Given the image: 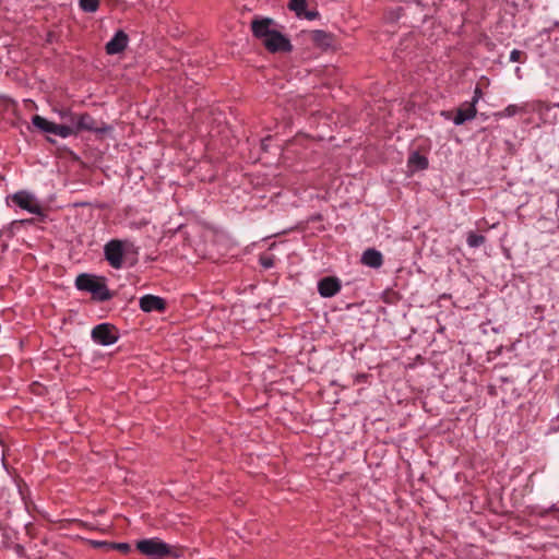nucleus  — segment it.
Here are the masks:
<instances>
[{"instance_id": "obj_1", "label": "nucleus", "mask_w": 559, "mask_h": 559, "mask_svg": "<svg viewBox=\"0 0 559 559\" xmlns=\"http://www.w3.org/2000/svg\"><path fill=\"white\" fill-rule=\"evenodd\" d=\"M274 20L270 17H255L251 22V31L254 37L259 38L267 51L275 52H289L293 50L290 40L274 29Z\"/></svg>"}, {"instance_id": "obj_2", "label": "nucleus", "mask_w": 559, "mask_h": 559, "mask_svg": "<svg viewBox=\"0 0 559 559\" xmlns=\"http://www.w3.org/2000/svg\"><path fill=\"white\" fill-rule=\"evenodd\" d=\"M75 286L79 290L91 293L97 301H108L114 297L106 285V278L102 276L82 273L76 276Z\"/></svg>"}, {"instance_id": "obj_3", "label": "nucleus", "mask_w": 559, "mask_h": 559, "mask_svg": "<svg viewBox=\"0 0 559 559\" xmlns=\"http://www.w3.org/2000/svg\"><path fill=\"white\" fill-rule=\"evenodd\" d=\"M132 249L130 240L111 239L104 246V255L112 269L119 270L123 266L124 255Z\"/></svg>"}, {"instance_id": "obj_4", "label": "nucleus", "mask_w": 559, "mask_h": 559, "mask_svg": "<svg viewBox=\"0 0 559 559\" xmlns=\"http://www.w3.org/2000/svg\"><path fill=\"white\" fill-rule=\"evenodd\" d=\"M135 548L144 556L151 559H164V549H166V543L157 537L144 538L138 540Z\"/></svg>"}, {"instance_id": "obj_5", "label": "nucleus", "mask_w": 559, "mask_h": 559, "mask_svg": "<svg viewBox=\"0 0 559 559\" xmlns=\"http://www.w3.org/2000/svg\"><path fill=\"white\" fill-rule=\"evenodd\" d=\"M91 336L96 344L103 346L112 345L118 341L117 329L109 323H100L94 326Z\"/></svg>"}, {"instance_id": "obj_6", "label": "nucleus", "mask_w": 559, "mask_h": 559, "mask_svg": "<svg viewBox=\"0 0 559 559\" xmlns=\"http://www.w3.org/2000/svg\"><path fill=\"white\" fill-rule=\"evenodd\" d=\"M12 201L23 210L36 215L43 214V207L34 194L27 191H19L12 195Z\"/></svg>"}, {"instance_id": "obj_7", "label": "nucleus", "mask_w": 559, "mask_h": 559, "mask_svg": "<svg viewBox=\"0 0 559 559\" xmlns=\"http://www.w3.org/2000/svg\"><path fill=\"white\" fill-rule=\"evenodd\" d=\"M441 115L448 120L452 119L454 124L461 126L465 121L474 119L477 115V109L474 104L465 102L459 107L455 116H453L452 111H442Z\"/></svg>"}, {"instance_id": "obj_8", "label": "nucleus", "mask_w": 559, "mask_h": 559, "mask_svg": "<svg viewBox=\"0 0 559 559\" xmlns=\"http://www.w3.org/2000/svg\"><path fill=\"white\" fill-rule=\"evenodd\" d=\"M140 308L144 312H164L166 310V301L164 298L155 295H144L140 298Z\"/></svg>"}, {"instance_id": "obj_9", "label": "nucleus", "mask_w": 559, "mask_h": 559, "mask_svg": "<svg viewBox=\"0 0 559 559\" xmlns=\"http://www.w3.org/2000/svg\"><path fill=\"white\" fill-rule=\"evenodd\" d=\"M341 282L336 277H323L318 283V292L324 298L335 296L341 290Z\"/></svg>"}, {"instance_id": "obj_10", "label": "nucleus", "mask_w": 559, "mask_h": 559, "mask_svg": "<svg viewBox=\"0 0 559 559\" xmlns=\"http://www.w3.org/2000/svg\"><path fill=\"white\" fill-rule=\"evenodd\" d=\"M128 45V35L123 31H118L114 37L106 44L105 49L108 55L122 52Z\"/></svg>"}, {"instance_id": "obj_11", "label": "nucleus", "mask_w": 559, "mask_h": 559, "mask_svg": "<svg viewBox=\"0 0 559 559\" xmlns=\"http://www.w3.org/2000/svg\"><path fill=\"white\" fill-rule=\"evenodd\" d=\"M288 9L294 11L298 17H305L313 21L319 17L317 10H307V0H290Z\"/></svg>"}, {"instance_id": "obj_12", "label": "nucleus", "mask_w": 559, "mask_h": 559, "mask_svg": "<svg viewBox=\"0 0 559 559\" xmlns=\"http://www.w3.org/2000/svg\"><path fill=\"white\" fill-rule=\"evenodd\" d=\"M74 129H75V132H79V131H98V127H97V122L96 120L88 114H83V115H80L78 116L76 115V120L74 122Z\"/></svg>"}, {"instance_id": "obj_13", "label": "nucleus", "mask_w": 559, "mask_h": 559, "mask_svg": "<svg viewBox=\"0 0 559 559\" xmlns=\"http://www.w3.org/2000/svg\"><path fill=\"white\" fill-rule=\"evenodd\" d=\"M361 262L370 267H380L383 264L382 253L376 249H367L361 257Z\"/></svg>"}, {"instance_id": "obj_14", "label": "nucleus", "mask_w": 559, "mask_h": 559, "mask_svg": "<svg viewBox=\"0 0 559 559\" xmlns=\"http://www.w3.org/2000/svg\"><path fill=\"white\" fill-rule=\"evenodd\" d=\"M310 40L320 48H328L332 45L333 38L325 31L316 29L310 32Z\"/></svg>"}, {"instance_id": "obj_15", "label": "nucleus", "mask_w": 559, "mask_h": 559, "mask_svg": "<svg viewBox=\"0 0 559 559\" xmlns=\"http://www.w3.org/2000/svg\"><path fill=\"white\" fill-rule=\"evenodd\" d=\"M408 166L413 170H421L428 167V159L419 153H413L408 158Z\"/></svg>"}, {"instance_id": "obj_16", "label": "nucleus", "mask_w": 559, "mask_h": 559, "mask_svg": "<svg viewBox=\"0 0 559 559\" xmlns=\"http://www.w3.org/2000/svg\"><path fill=\"white\" fill-rule=\"evenodd\" d=\"M32 123L39 130L46 132V133H51L52 134V131H53V126L55 123L51 122V121H48L46 118L39 116V115H35L33 116L32 118Z\"/></svg>"}, {"instance_id": "obj_17", "label": "nucleus", "mask_w": 559, "mask_h": 559, "mask_svg": "<svg viewBox=\"0 0 559 559\" xmlns=\"http://www.w3.org/2000/svg\"><path fill=\"white\" fill-rule=\"evenodd\" d=\"M75 133L76 132H75V129H74L73 124H70V123L69 124H67V123H64V124H57V123H55V126H53L52 134H56V135H58L60 138L66 139V138L72 135V134H75Z\"/></svg>"}, {"instance_id": "obj_18", "label": "nucleus", "mask_w": 559, "mask_h": 559, "mask_svg": "<svg viewBox=\"0 0 559 559\" xmlns=\"http://www.w3.org/2000/svg\"><path fill=\"white\" fill-rule=\"evenodd\" d=\"M185 548L178 545H170L166 543V549H164V559L174 558L179 559L183 556Z\"/></svg>"}, {"instance_id": "obj_19", "label": "nucleus", "mask_w": 559, "mask_h": 559, "mask_svg": "<svg viewBox=\"0 0 559 559\" xmlns=\"http://www.w3.org/2000/svg\"><path fill=\"white\" fill-rule=\"evenodd\" d=\"M486 238L483 235L475 234L474 231H469L467 234V245L471 248L480 247L485 242Z\"/></svg>"}, {"instance_id": "obj_20", "label": "nucleus", "mask_w": 559, "mask_h": 559, "mask_svg": "<svg viewBox=\"0 0 559 559\" xmlns=\"http://www.w3.org/2000/svg\"><path fill=\"white\" fill-rule=\"evenodd\" d=\"M79 5L84 12L93 13L99 8V0H80Z\"/></svg>"}, {"instance_id": "obj_21", "label": "nucleus", "mask_w": 559, "mask_h": 559, "mask_svg": "<svg viewBox=\"0 0 559 559\" xmlns=\"http://www.w3.org/2000/svg\"><path fill=\"white\" fill-rule=\"evenodd\" d=\"M521 111H523V107L512 104V105L507 106L502 111L497 112L496 116L499 118L511 117Z\"/></svg>"}, {"instance_id": "obj_22", "label": "nucleus", "mask_w": 559, "mask_h": 559, "mask_svg": "<svg viewBox=\"0 0 559 559\" xmlns=\"http://www.w3.org/2000/svg\"><path fill=\"white\" fill-rule=\"evenodd\" d=\"M60 118L67 122V124H74L76 115L71 112L69 109L59 110Z\"/></svg>"}, {"instance_id": "obj_23", "label": "nucleus", "mask_w": 559, "mask_h": 559, "mask_svg": "<svg viewBox=\"0 0 559 559\" xmlns=\"http://www.w3.org/2000/svg\"><path fill=\"white\" fill-rule=\"evenodd\" d=\"M527 59V56L524 51L513 49L510 53V61L512 62H522L524 63Z\"/></svg>"}, {"instance_id": "obj_24", "label": "nucleus", "mask_w": 559, "mask_h": 559, "mask_svg": "<svg viewBox=\"0 0 559 559\" xmlns=\"http://www.w3.org/2000/svg\"><path fill=\"white\" fill-rule=\"evenodd\" d=\"M109 549H116L122 554H128L131 551V546L128 543H110Z\"/></svg>"}, {"instance_id": "obj_25", "label": "nucleus", "mask_w": 559, "mask_h": 559, "mask_svg": "<svg viewBox=\"0 0 559 559\" xmlns=\"http://www.w3.org/2000/svg\"><path fill=\"white\" fill-rule=\"evenodd\" d=\"M480 97H481V91L479 87H476L472 102H467V104H474V106L476 107V104L478 103Z\"/></svg>"}, {"instance_id": "obj_26", "label": "nucleus", "mask_w": 559, "mask_h": 559, "mask_svg": "<svg viewBox=\"0 0 559 559\" xmlns=\"http://www.w3.org/2000/svg\"><path fill=\"white\" fill-rule=\"evenodd\" d=\"M261 263L264 267L269 269V267H272L273 266V261H272V258H269V257H262L261 258Z\"/></svg>"}, {"instance_id": "obj_27", "label": "nucleus", "mask_w": 559, "mask_h": 559, "mask_svg": "<svg viewBox=\"0 0 559 559\" xmlns=\"http://www.w3.org/2000/svg\"><path fill=\"white\" fill-rule=\"evenodd\" d=\"M11 104L12 102L9 98L0 95V107L8 108Z\"/></svg>"}, {"instance_id": "obj_28", "label": "nucleus", "mask_w": 559, "mask_h": 559, "mask_svg": "<svg viewBox=\"0 0 559 559\" xmlns=\"http://www.w3.org/2000/svg\"><path fill=\"white\" fill-rule=\"evenodd\" d=\"M109 544L110 543H108V542H95L94 543V545L97 546V547L104 546V547H107V548H109Z\"/></svg>"}, {"instance_id": "obj_29", "label": "nucleus", "mask_w": 559, "mask_h": 559, "mask_svg": "<svg viewBox=\"0 0 559 559\" xmlns=\"http://www.w3.org/2000/svg\"><path fill=\"white\" fill-rule=\"evenodd\" d=\"M538 105H539L540 107H545L546 109H549V108L551 107V105L546 104V103H544V102H538Z\"/></svg>"}, {"instance_id": "obj_30", "label": "nucleus", "mask_w": 559, "mask_h": 559, "mask_svg": "<svg viewBox=\"0 0 559 559\" xmlns=\"http://www.w3.org/2000/svg\"><path fill=\"white\" fill-rule=\"evenodd\" d=\"M552 106L559 108V103H556Z\"/></svg>"}]
</instances>
